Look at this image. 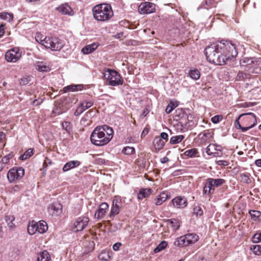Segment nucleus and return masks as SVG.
<instances>
[{"mask_svg":"<svg viewBox=\"0 0 261 261\" xmlns=\"http://www.w3.org/2000/svg\"><path fill=\"white\" fill-rule=\"evenodd\" d=\"M151 191L152 190L150 188L140 189L138 194V198L140 200H142L148 197L150 195Z\"/></svg>","mask_w":261,"mask_h":261,"instance_id":"obj_22","label":"nucleus"},{"mask_svg":"<svg viewBox=\"0 0 261 261\" xmlns=\"http://www.w3.org/2000/svg\"><path fill=\"white\" fill-rule=\"evenodd\" d=\"M9 158H7V157L5 156L2 158L1 163L5 166L9 162Z\"/></svg>","mask_w":261,"mask_h":261,"instance_id":"obj_61","label":"nucleus"},{"mask_svg":"<svg viewBox=\"0 0 261 261\" xmlns=\"http://www.w3.org/2000/svg\"><path fill=\"white\" fill-rule=\"evenodd\" d=\"M110 256L108 252L103 250L98 255V258L100 260L108 261L109 260Z\"/></svg>","mask_w":261,"mask_h":261,"instance_id":"obj_37","label":"nucleus"},{"mask_svg":"<svg viewBox=\"0 0 261 261\" xmlns=\"http://www.w3.org/2000/svg\"><path fill=\"white\" fill-rule=\"evenodd\" d=\"M63 129L65 130L68 134L70 133L71 131V126L70 122L65 121L62 123Z\"/></svg>","mask_w":261,"mask_h":261,"instance_id":"obj_45","label":"nucleus"},{"mask_svg":"<svg viewBox=\"0 0 261 261\" xmlns=\"http://www.w3.org/2000/svg\"><path fill=\"white\" fill-rule=\"evenodd\" d=\"M0 18L8 22H11L13 19V15L8 12H2L0 13Z\"/></svg>","mask_w":261,"mask_h":261,"instance_id":"obj_28","label":"nucleus"},{"mask_svg":"<svg viewBox=\"0 0 261 261\" xmlns=\"http://www.w3.org/2000/svg\"><path fill=\"white\" fill-rule=\"evenodd\" d=\"M21 53L18 48L9 50L5 55L6 60L9 62H16L20 58Z\"/></svg>","mask_w":261,"mask_h":261,"instance_id":"obj_9","label":"nucleus"},{"mask_svg":"<svg viewBox=\"0 0 261 261\" xmlns=\"http://www.w3.org/2000/svg\"><path fill=\"white\" fill-rule=\"evenodd\" d=\"M24 174V170L22 167L13 168L7 173V178L10 182H14L20 180Z\"/></svg>","mask_w":261,"mask_h":261,"instance_id":"obj_8","label":"nucleus"},{"mask_svg":"<svg viewBox=\"0 0 261 261\" xmlns=\"http://www.w3.org/2000/svg\"><path fill=\"white\" fill-rule=\"evenodd\" d=\"M109 205L106 202H103L100 204L98 210L95 213V218L98 219L102 218L105 215Z\"/></svg>","mask_w":261,"mask_h":261,"instance_id":"obj_15","label":"nucleus"},{"mask_svg":"<svg viewBox=\"0 0 261 261\" xmlns=\"http://www.w3.org/2000/svg\"><path fill=\"white\" fill-rule=\"evenodd\" d=\"M249 75L247 73L243 71H239L237 74V79L239 81L243 80L245 79L249 78Z\"/></svg>","mask_w":261,"mask_h":261,"instance_id":"obj_44","label":"nucleus"},{"mask_svg":"<svg viewBox=\"0 0 261 261\" xmlns=\"http://www.w3.org/2000/svg\"><path fill=\"white\" fill-rule=\"evenodd\" d=\"M50 257L46 251H43L40 252L38 256L37 261H50Z\"/></svg>","mask_w":261,"mask_h":261,"instance_id":"obj_24","label":"nucleus"},{"mask_svg":"<svg viewBox=\"0 0 261 261\" xmlns=\"http://www.w3.org/2000/svg\"><path fill=\"white\" fill-rule=\"evenodd\" d=\"M160 138L162 139L163 140H165L167 141L168 140V135L167 133L163 132L161 134Z\"/></svg>","mask_w":261,"mask_h":261,"instance_id":"obj_60","label":"nucleus"},{"mask_svg":"<svg viewBox=\"0 0 261 261\" xmlns=\"http://www.w3.org/2000/svg\"><path fill=\"white\" fill-rule=\"evenodd\" d=\"M159 196L161 198V199H162V200L164 201L170 198V196H169L168 194L165 192L162 193L159 195Z\"/></svg>","mask_w":261,"mask_h":261,"instance_id":"obj_55","label":"nucleus"},{"mask_svg":"<svg viewBox=\"0 0 261 261\" xmlns=\"http://www.w3.org/2000/svg\"><path fill=\"white\" fill-rule=\"evenodd\" d=\"M48 212L52 216H57L62 212V205L58 201H55L48 206Z\"/></svg>","mask_w":261,"mask_h":261,"instance_id":"obj_13","label":"nucleus"},{"mask_svg":"<svg viewBox=\"0 0 261 261\" xmlns=\"http://www.w3.org/2000/svg\"><path fill=\"white\" fill-rule=\"evenodd\" d=\"M251 219L254 221L260 220L261 218V213L258 211L250 210L249 212Z\"/></svg>","mask_w":261,"mask_h":261,"instance_id":"obj_27","label":"nucleus"},{"mask_svg":"<svg viewBox=\"0 0 261 261\" xmlns=\"http://www.w3.org/2000/svg\"><path fill=\"white\" fill-rule=\"evenodd\" d=\"M252 242L254 243H258L261 241V232L256 233L252 238Z\"/></svg>","mask_w":261,"mask_h":261,"instance_id":"obj_50","label":"nucleus"},{"mask_svg":"<svg viewBox=\"0 0 261 261\" xmlns=\"http://www.w3.org/2000/svg\"><path fill=\"white\" fill-rule=\"evenodd\" d=\"M167 246V244L165 241H162L160 244L154 249V251L155 253H158L163 249H165Z\"/></svg>","mask_w":261,"mask_h":261,"instance_id":"obj_46","label":"nucleus"},{"mask_svg":"<svg viewBox=\"0 0 261 261\" xmlns=\"http://www.w3.org/2000/svg\"><path fill=\"white\" fill-rule=\"evenodd\" d=\"M189 117L191 118L192 116L187 115V114H182V116L181 117L180 123L181 124V127H183L184 128L187 129L188 128V123L186 122V119H187L188 120H189Z\"/></svg>","mask_w":261,"mask_h":261,"instance_id":"obj_36","label":"nucleus"},{"mask_svg":"<svg viewBox=\"0 0 261 261\" xmlns=\"http://www.w3.org/2000/svg\"><path fill=\"white\" fill-rule=\"evenodd\" d=\"M193 213L197 216H201L203 214V211L200 206H196L194 208Z\"/></svg>","mask_w":261,"mask_h":261,"instance_id":"obj_52","label":"nucleus"},{"mask_svg":"<svg viewBox=\"0 0 261 261\" xmlns=\"http://www.w3.org/2000/svg\"><path fill=\"white\" fill-rule=\"evenodd\" d=\"M97 46L98 45L95 43L88 45L82 49V51L84 54H89L95 50Z\"/></svg>","mask_w":261,"mask_h":261,"instance_id":"obj_23","label":"nucleus"},{"mask_svg":"<svg viewBox=\"0 0 261 261\" xmlns=\"http://www.w3.org/2000/svg\"><path fill=\"white\" fill-rule=\"evenodd\" d=\"M240 118H242V117H240V116L234 122V124L237 128L241 129L242 131V128L244 126H242L241 124L240 123L239 119Z\"/></svg>","mask_w":261,"mask_h":261,"instance_id":"obj_56","label":"nucleus"},{"mask_svg":"<svg viewBox=\"0 0 261 261\" xmlns=\"http://www.w3.org/2000/svg\"><path fill=\"white\" fill-rule=\"evenodd\" d=\"M222 119V115H215L211 118V121L213 123L216 124L221 121Z\"/></svg>","mask_w":261,"mask_h":261,"instance_id":"obj_51","label":"nucleus"},{"mask_svg":"<svg viewBox=\"0 0 261 261\" xmlns=\"http://www.w3.org/2000/svg\"><path fill=\"white\" fill-rule=\"evenodd\" d=\"M176 106L173 102L171 101L166 109V112L167 114L170 113Z\"/></svg>","mask_w":261,"mask_h":261,"instance_id":"obj_49","label":"nucleus"},{"mask_svg":"<svg viewBox=\"0 0 261 261\" xmlns=\"http://www.w3.org/2000/svg\"><path fill=\"white\" fill-rule=\"evenodd\" d=\"M49 67L47 66L43 62H38L36 63V69L40 72L47 71Z\"/></svg>","mask_w":261,"mask_h":261,"instance_id":"obj_30","label":"nucleus"},{"mask_svg":"<svg viewBox=\"0 0 261 261\" xmlns=\"http://www.w3.org/2000/svg\"><path fill=\"white\" fill-rule=\"evenodd\" d=\"M83 86L82 85H70L63 88V91L66 93L69 91L75 92L81 91L83 89Z\"/></svg>","mask_w":261,"mask_h":261,"instance_id":"obj_19","label":"nucleus"},{"mask_svg":"<svg viewBox=\"0 0 261 261\" xmlns=\"http://www.w3.org/2000/svg\"><path fill=\"white\" fill-rule=\"evenodd\" d=\"M255 164L259 167H261V159H257L255 161Z\"/></svg>","mask_w":261,"mask_h":261,"instance_id":"obj_64","label":"nucleus"},{"mask_svg":"<svg viewBox=\"0 0 261 261\" xmlns=\"http://www.w3.org/2000/svg\"><path fill=\"white\" fill-rule=\"evenodd\" d=\"M56 10L64 15H72V10L67 4H64L58 7Z\"/></svg>","mask_w":261,"mask_h":261,"instance_id":"obj_16","label":"nucleus"},{"mask_svg":"<svg viewBox=\"0 0 261 261\" xmlns=\"http://www.w3.org/2000/svg\"><path fill=\"white\" fill-rule=\"evenodd\" d=\"M243 63H246L248 64H250L251 63H253V61L252 59H243L242 60Z\"/></svg>","mask_w":261,"mask_h":261,"instance_id":"obj_63","label":"nucleus"},{"mask_svg":"<svg viewBox=\"0 0 261 261\" xmlns=\"http://www.w3.org/2000/svg\"><path fill=\"white\" fill-rule=\"evenodd\" d=\"M161 198L159 196L158 197L155 199V204L156 205H161L164 201L162 200V199H161Z\"/></svg>","mask_w":261,"mask_h":261,"instance_id":"obj_57","label":"nucleus"},{"mask_svg":"<svg viewBox=\"0 0 261 261\" xmlns=\"http://www.w3.org/2000/svg\"><path fill=\"white\" fill-rule=\"evenodd\" d=\"M214 3V0H205L204 3L202 4L201 7L208 9L213 6Z\"/></svg>","mask_w":261,"mask_h":261,"instance_id":"obj_40","label":"nucleus"},{"mask_svg":"<svg viewBox=\"0 0 261 261\" xmlns=\"http://www.w3.org/2000/svg\"><path fill=\"white\" fill-rule=\"evenodd\" d=\"M198 150H197V149L196 148H192V149H188L187 150H186L185 152V155L187 156H189V157H190V158H193V157H194L196 156V155L198 153Z\"/></svg>","mask_w":261,"mask_h":261,"instance_id":"obj_38","label":"nucleus"},{"mask_svg":"<svg viewBox=\"0 0 261 261\" xmlns=\"http://www.w3.org/2000/svg\"><path fill=\"white\" fill-rule=\"evenodd\" d=\"M122 152L125 154L130 155L135 152V149L133 147L127 146L123 148Z\"/></svg>","mask_w":261,"mask_h":261,"instance_id":"obj_41","label":"nucleus"},{"mask_svg":"<svg viewBox=\"0 0 261 261\" xmlns=\"http://www.w3.org/2000/svg\"><path fill=\"white\" fill-rule=\"evenodd\" d=\"M37 231L39 233H43L47 230L48 227L47 223L45 221H39L35 222Z\"/></svg>","mask_w":261,"mask_h":261,"instance_id":"obj_20","label":"nucleus"},{"mask_svg":"<svg viewBox=\"0 0 261 261\" xmlns=\"http://www.w3.org/2000/svg\"><path fill=\"white\" fill-rule=\"evenodd\" d=\"M189 75L192 79L197 80L199 79L200 73L196 69H191L189 71Z\"/></svg>","mask_w":261,"mask_h":261,"instance_id":"obj_31","label":"nucleus"},{"mask_svg":"<svg viewBox=\"0 0 261 261\" xmlns=\"http://www.w3.org/2000/svg\"><path fill=\"white\" fill-rule=\"evenodd\" d=\"M251 250H252L253 252L257 255H261V246L260 245H254L251 248Z\"/></svg>","mask_w":261,"mask_h":261,"instance_id":"obj_48","label":"nucleus"},{"mask_svg":"<svg viewBox=\"0 0 261 261\" xmlns=\"http://www.w3.org/2000/svg\"><path fill=\"white\" fill-rule=\"evenodd\" d=\"M169 224L174 230H177L179 227V222L176 219H171L169 220Z\"/></svg>","mask_w":261,"mask_h":261,"instance_id":"obj_43","label":"nucleus"},{"mask_svg":"<svg viewBox=\"0 0 261 261\" xmlns=\"http://www.w3.org/2000/svg\"><path fill=\"white\" fill-rule=\"evenodd\" d=\"M240 117H242V124L244 125L242 128V132H246L256 124V117L253 113L242 114L240 115Z\"/></svg>","mask_w":261,"mask_h":261,"instance_id":"obj_6","label":"nucleus"},{"mask_svg":"<svg viewBox=\"0 0 261 261\" xmlns=\"http://www.w3.org/2000/svg\"><path fill=\"white\" fill-rule=\"evenodd\" d=\"M105 77L108 80L109 85L117 86L123 84V80L120 75L115 70L108 69L105 73Z\"/></svg>","mask_w":261,"mask_h":261,"instance_id":"obj_5","label":"nucleus"},{"mask_svg":"<svg viewBox=\"0 0 261 261\" xmlns=\"http://www.w3.org/2000/svg\"><path fill=\"white\" fill-rule=\"evenodd\" d=\"M28 231L31 235H33L37 232L35 222L33 221L29 224Z\"/></svg>","mask_w":261,"mask_h":261,"instance_id":"obj_32","label":"nucleus"},{"mask_svg":"<svg viewBox=\"0 0 261 261\" xmlns=\"http://www.w3.org/2000/svg\"><path fill=\"white\" fill-rule=\"evenodd\" d=\"M225 183V180L221 178H208L206 179L203 190L204 195L210 196L215 191V188L222 186Z\"/></svg>","mask_w":261,"mask_h":261,"instance_id":"obj_4","label":"nucleus"},{"mask_svg":"<svg viewBox=\"0 0 261 261\" xmlns=\"http://www.w3.org/2000/svg\"><path fill=\"white\" fill-rule=\"evenodd\" d=\"M217 164L220 166H227L228 162L224 160H219L217 161Z\"/></svg>","mask_w":261,"mask_h":261,"instance_id":"obj_59","label":"nucleus"},{"mask_svg":"<svg viewBox=\"0 0 261 261\" xmlns=\"http://www.w3.org/2000/svg\"><path fill=\"white\" fill-rule=\"evenodd\" d=\"M216 151H217V146L213 144H210L206 148V152L208 155H212Z\"/></svg>","mask_w":261,"mask_h":261,"instance_id":"obj_33","label":"nucleus"},{"mask_svg":"<svg viewBox=\"0 0 261 261\" xmlns=\"http://www.w3.org/2000/svg\"><path fill=\"white\" fill-rule=\"evenodd\" d=\"M44 46L52 50H59L64 46L62 40L56 37H45Z\"/></svg>","mask_w":261,"mask_h":261,"instance_id":"obj_7","label":"nucleus"},{"mask_svg":"<svg viewBox=\"0 0 261 261\" xmlns=\"http://www.w3.org/2000/svg\"><path fill=\"white\" fill-rule=\"evenodd\" d=\"M113 133V129L107 125L97 126L91 135V141L96 146H103L112 139Z\"/></svg>","mask_w":261,"mask_h":261,"instance_id":"obj_2","label":"nucleus"},{"mask_svg":"<svg viewBox=\"0 0 261 261\" xmlns=\"http://www.w3.org/2000/svg\"><path fill=\"white\" fill-rule=\"evenodd\" d=\"M186 241L185 238V236H181L179 238L176 239L174 242V245L176 247H182V246H187L186 245Z\"/></svg>","mask_w":261,"mask_h":261,"instance_id":"obj_25","label":"nucleus"},{"mask_svg":"<svg viewBox=\"0 0 261 261\" xmlns=\"http://www.w3.org/2000/svg\"><path fill=\"white\" fill-rule=\"evenodd\" d=\"M4 24H0V38L3 36L5 33Z\"/></svg>","mask_w":261,"mask_h":261,"instance_id":"obj_62","label":"nucleus"},{"mask_svg":"<svg viewBox=\"0 0 261 261\" xmlns=\"http://www.w3.org/2000/svg\"><path fill=\"white\" fill-rule=\"evenodd\" d=\"M121 206L122 200L121 197L118 196H115L113 201L110 217H111L118 214L120 211V208Z\"/></svg>","mask_w":261,"mask_h":261,"instance_id":"obj_11","label":"nucleus"},{"mask_svg":"<svg viewBox=\"0 0 261 261\" xmlns=\"http://www.w3.org/2000/svg\"><path fill=\"white\" fill-rule=\"evenodd\" d=\"M89 219L87 217H82L78 218L74 223V227L73 230L74 232H77L83 230L88 225Z\"/></svg>","mask_w":261,"mask_h":261,"instance_id":"obj_10","label":"nucleus"},{"mask_svg":"<svg viewBox=\"0 0 261 261\" xmlns=\"http://www.w3.org/2000/svg\"><path fill=\"white\" fill-rule=\"evenodd\" d=\"M121 243L119 242H117L114 244L113 246V249L115 251H118L120 247L121 246Z\"/></svg>","mask_w":261,"mask_h":261,"instance_id":"obj_58","label":"nucleus"},{"mask_svg":"<svg viewBox=\"0 0 261 261\" xmlns=\"http://www.w3.org/2000/svg\"><path fill=\"white\" fill-rule=\"evenodd\" d=\"M207 60L217 65H224L228 60L236 57V46L230 41L222 40L207 46L204 49Z\"/></svg>","mask_w":261,"mask_h":261,"instance_id":"obj_1","label":"nucleus"},{"mask_svg":"<svg viewBox=\"0 0 261 261\" xmlns=\"http://www.w3.org/2000/svg\"><path fill=\"white\" fill-rule=\"evenodd\" d=\"M184 138L185 136L182 135L173 136L170 140V143L171 144H178L181 142Z\"/></svg>","mask_w":261,"mask_h":261,"instance_id":"obj_26","label":"nucleus"},{"mask_svg":"<svg viewBox=\"0 0 261 261\" xmlns=\"http://www.w3.org/2000/svg\"><path fill=\"white\" fill-rule=\"evenodd\" d=\"M174 207L182 208L185 207L187 205V199L185 197L180 196L176 197L171 201Z\"/></svg>","mask_w":261,"mask_h":261,"instance_id":"obj_14","label":"nucleus"},{"mask_svg":"<svg viewBox=\"0 0 261 261\" xmlns=\"http://www.w3.org/2000/svg\"><path fill=\"white\" fill-rule=\"evenodd\" d=\"M250 176L251 175L249 173H241L239 175V179L242 182L249 184L252 181Z\"/></svg>","mask_w":261,"mask_h":261,"instance_id":"obj_21","label":"nucleus"},{"mask_svg":"<svg viewBox=\"0 0 261 261\" xmlns=\"http://www.w3.org/2000/svg\"><path fill=\"white\" fill-rule=\"evenodd\" d=\"M33 154V149L32 148H30L28 149L23 154H21L19 159L21 160H25L30 156H31Z\"/></svg>","mask_w":261,"mask_h":261,"instance_id":"obj_34","label":"nucleus"},{"mask_svg":"<svg viewBox=\"0 0 261 261\" xmlns=\"http://www.w3.org/2000/svg\"><path fill=\"white\" fill-rule=\"evenodd\" d=\"M94 18L98 21L109 20L113 16L111 6L108 4H101L95 6L92 9Z\"/></svg>","mask_w":261,"mask_h":261,"instance_id":"obj_3","label":"nucleus"},{"mask_svg":"<svg viewBox=\"0 0 261 261\" xmlns=\"http://www.w3.org/2000/svg\"><path fill=\"white\" fill-rule=\"evenodd\" d=\"M184 236L187 242L186 245L187 246L196 243L198 240V236L195 233H188Z\"/></svg>","mask_w":261,"mask_h":261,"instance_id":"obj_17","label":"nucleus"},{"mask_svg":"<svg viewBox=\"0 0 261 261\" xmlns=\"http://www.w3.org/2000/svg\"><path fill=\"white\" fill-rule=\"evenodd\" d=\"M165 142L159 137L155 138L154 140V146L156 149L160 150L163 148Z\"/></svg>","mask_w":261,"mask_h":261,"instance_id":"obj_29","label":"nucleus"},{"mask_svg":"<svg viewBox=\"0 0 261 261\" xmlns=\"http://www.w3.org/2000/svg\"><path fill=\"white\" fill-rule=\"evenodd\" d=\"M93 103L91 101H84L81 103L80 106L83 109L84 111L91 107Z\"/></svg>","mask_w":261,"mask_h":261,"instance_id":"obj_42","label":"nucleus"},{"mask_svg":"<svg viewBox=\"0 0 261 261\" xmlns=\"http://www.w3.org/2000/svg\"><path fill=\"white\" fill-rule=\"evenodd\" d=\"M200 136H202L201 137L202 139H203V137H205L207 138H210L212 137V133L210 132L208 130L204 131L203 133L200 134Z\"/></svg>","mask_w":261,"mask_h":261,"instance_id":"obj_53","label":"nucleus"},{"mask_svg":"<svg viewBox=\"0 0 261 261\" xmlns=\"http://www.w3.org/2000/svg\"><path fill=\"white\" fill-rule=\"evenodd\" d=\"M33 76L27 75L23 77L20 80V84L22 85H26L32 81Z\"/></svg>","mask_w":261,"mask_h":261,"instance_id":"obj_39","label":"nucleus"},{"mask_svg":"<svg viewBox=\"0 0 261 261\" xmlns=\"http://www.w3.org/2000/svg\"><path fill=\"white\" fill-rule=\"evenodd\" d=\"M81 163L79 161H71L65 164L63 167L64 172H67L69 170L77 167L80 165Z\"/></svg>","mask_w":261,"mask_h":261,"instance_id":"obj_18","label":"nucleus"},{"mask_svg":"<svg viewBox=\"0 0 261 261\" xmlns=\"http://www.w3.org/2000/svg\"><path fill=\"white\" fill-rule=\"evenodd\" d=\"M5 220L7 223L8 226L10 228H13L14 226V224H13V222L14 220V218L13 216H6L5 217Z\"/></svg>","mask_w":261,"mask_h":261,"instance_id":"obj_35","label":"nucleus"},{"mask_svg":"<svg viewBox=\"0 0 261 261\" xmlns=\"http://www.w3.org/2000/svg\"><path fill=\"white\" fill-rule=\"evenodd\" d=\"M84 111V110H83V109L80 105V106H79V107H77L76 110L75 111L74 113V115L76 116H79Z\"/></svg>","mask_w":261,"mask_h":261,"instance_id":"obj_54","label":"nucleus"},{"mask_svg":"<svg viewBox=\"0 0 261 261\" xmlns=\"http://www.w3.org/2000/svg\"><path fill=\"white\" fill-rule=\"evenodd\" d=\"M155 10V5L150 2L141 3L139 6L138 10L141 14H149L153 13Z\"/></svg>","mask_w":261,"mask_h":261,"instance_id":"obj_12","label":"nucleus"},{"mask_svg":"<svg viewBox=\"0 0 261 261\" xmlns=\"http://www.w3.org/2000/svg\"><path fill=\"white\" fill-rule=\"evenodd\" d=\"M44 38L45 37H44V36L42 35L41 33H37L36 34V36H35L36 40L42 45H44V42H45V41H44Z\"/></svg>","mask_w":261,"mask_h":261,"instance_id":"obj_47","label":"nucleus"}]
</instances>
